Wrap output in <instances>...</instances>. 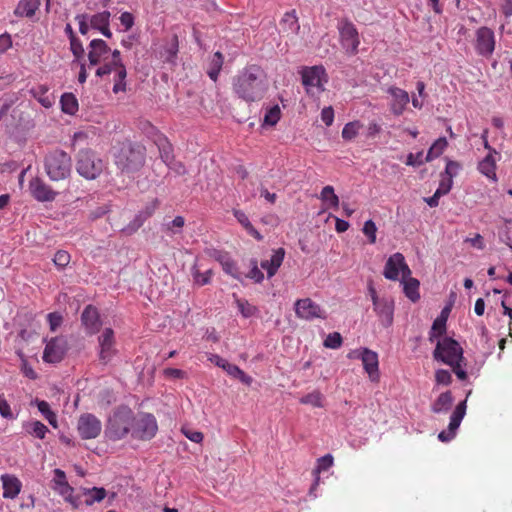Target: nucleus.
I'll return each mask as SVG.
<instances>
[{
    "mask_svg": "<svg viewBox=\"0 0 512 512\" xmlns=\"http://www.w3.org/2000/svg\"><path fill=\"white\" fill-rule=\"evenodd\" d=\"M269 83L264 70L257 65H250L241 70L233 79V91L238 98L247 103L264 98Z\"/></svg>",
    "mask_w": 512,
    "mask_h": 512,
    "instance_id": "1",
    "label": "nucleus"
},
{
    "mask_svg": "<svg viewBox=\"0 0 512 512\" xmlns=\"http://www.w3.org/2000/svg\"><path fill=\"white\" fill-rule=\"evenodd\" d=\"M77 173L86 180L97 179L106 169V162L90 148L80 149L75 156Z\"/></svg>",
    "mask_w": 512,
    "mask_h": 512,
    "instance_id": "2",
    "label": "nucleus"
},
{
    "mask_svg": "<svg viewBox=\"0 0 512 512\" xmlns=\"http://www.w3.org/2000/svg\"><path fill=\"white\" fill-rule=\"evenodd\" d=\"M44 167L50 180L60 181L70 177L72 160L68 153L56 149L46 155Z\"/></svg>",
    "mask_w": 512,
    "mask_h": 512,
    "instance_id": "3",
    "label": "nucleus"
},
{
    "mask_svg": "<svg viewBox=\"0 0 512 512\" xmlns=\"http://www.w3.org/2000/svg\"><path fill=\"white\" fill-rule=\"evenodd\" d=\"M144 163V148L141 146H133L131 143H123L115 155V164L122 172H136Z\"/></svg>",
    "mask_w": 512,
    "mask_h": 512,
    "instance_id": "4",
    "label": "nucleus"
},
{
    "mask_svg": "<svg viewBox=\"0 0 512 512\" xmlns=\"http://www.w3.org/2000/svg\"><path fill=\"white\" fill-rule=\"evenodd\" d=\"M134 414L127 407L118 408L110 417L106 435L111 440H120L132 431Z\"/></svg>",
    "mask_w": 512,
    "mask_h": 512,
    "instance_id": "5",
    "label": "nucleus"
},
{
    "mask_svg": "<svg viewBox=\"0 0 512 512\" xmlns=\"http://www.w3.org/2000/svg\"><path fill=\"white\" fill-rule=\"evenodd\" d=\"M433 357L449 366L464 360L462 347L456 340L449 337L437 341Z\"/></svg>",
    "mask_w": 512,
    "mask_h": 512,
    "instance_id": "6",
    "label": "nucleus"
},
{
    "mask_svg": "<svg viewBox=\"0 0 512 512\" xmlns=\"http://www.w3.org/2000/svg\"><path fill=\"white\" fill-rule=\"evenodd\" d=\"M302 84L306 93L314 96L325 90L328 77L323 66L304 67L301 71Z\"/></svg>",
    "mask_w": 512,
    "mask_h": 512,
    "instance_id": "7",
    "label": "nucleus"
},
{
    "mask_svg": "<svg viewBox=\"0 0 512 512\" xmlns=\"http://www.w3.org/2000/svg\"><path fill=\"white\" fill-rule=\"evenodd\" d=\"M101 66L96 70V75L99 77H103L114 73V86L113 92L119 93L124 92L126 90V77L127 71L126 67L122 62H115L111 59H107L105 61H101Z\"/></svg>",
    "mask_w": 512,
    "mask_h": 512,
    "instance_id": "8",
    "label": "nucleus"
},
{
    "mask_svg": "<svg viewBox=\"0 0 512 512\" xmlns=\"http://www.w3.org/2000/svg\"><path fill=\"white\" fill-rule=\"evenodd\" d=\"M158 430L156 418L150 413L139 414L134 417L132 426V436L139 440L152 439Z\"/></svg>",
    "mask_w": 512,
    "mask_h": 512,
    "instance_id": "9",
    "label": "nucleus"
},
{
    "mask_svg": "<svg viewBox=\"0 0 512 512\" xmlns=\"http://www.w3.org/2000/svg\"><path fill=\"white\" fill-rule=\"evenodd\" d=\"M117 354L115 333L112 328H105L98 336V358L106 365Z\"/></svg>",
    "mask_w": 512,
    "mask_h": 512,
    "instance_id": "10",
    "label": "nucleus"
},
{
    "mask_svg": "<svg viewBox=\"0 0 512 512\" xmlns=\"http://www.w3.org/2000/svg\"><path fill=\"white\" fill-rule=\"evenodd\" d=\"M400 272L402 277L411 275V270L407 265L403 254L397 252L391 255L386 261L383 275L386 279L396 281L399 279Z\"/></svg>",
    "mask_w": 512,
    "mask_h": 512,
    "instance_id": "11",
    "label": "nucleus"
},
{
    "mask_svg": "<svg viewBox=\"0 0 512 512\" xmlns=\"http://www.w3.org/2000/svg\"><path fill=\"white\" fill-rule=\"evenodd\" d=\"M77 431L84 440L95 439L102 431V423L94 414L84 413L78 419Z\"/></svg>",
    "mask_w": 512,
    "mask_h": 512,
    "instance_id": "12",
    "label": "nucleus"
},
{
    "mask_svg": "<svg viewBox=\"0 0 512 512\" xmlns=\"http://www.w3.org/2000/svg\"><path fill=\"white\" fill-rule=\"evenodd\" d=\"M338 30L342 46L352 54L357 53L360 40L355 25L351 21L345 19L339 23Z\"/></svg>",
    "mask_w": 512,
    "mask_h": 512,
    "instance_id": "13",
    "label": "nucleus"
},
{
    "mask_svg": "<svg viewBox=\"0 0 512 512\" xmlns=\"http://www.w3.org/2000/svg\"><path fill=\"white\" fill-rule=\"evenodd\" d=\"M295 313L299 318L305 320L314 318L324 319L326 317L321 307L310 298L297 300L295 303Z\"/></svg>",
    "mask_w": 512,
    "mask_h": 512,
    "instance_id": "14",
    "label": "nucleus"
},
{
    "mask_svg": "<svg viewBox=\"0 0 512 512\" xmlns=\"http://www.w3.org/2000/svg\"><path fill=\"white\" fill-rule=\"evenodd\" d=\"M466 413V400L460 402L454 409L450 422L448 425V431H441L438 435V439L442 442H448L454 438L457 429L459 428L462 419Z\"/></svg>",
    "mask_w": 512,
    "mask_h": 512,
    "instance_id": "15",
    "label": "nucleus"
},
{
    "mask_svg": "<svg viewBox=\"0 0 512 512\" xmlns=\"http://www.w3.org/2000/svg\"><path fill=\"white\" fill-rule=\"evenodd\" d=\"M67 350V343L63 338H52L44 349L43 360L48 363L60 362Z\"/></svg>",
    "mask_w": 512,
    "mask_h": 512,
    "instance_id": "16",
    "label": "nucleus"
},
{
    "mask_svg": "<svg viewBox=\"0 0 512 512\" xmlns=\"http://www.w3.org/2000/svg\"><path fill=\"white\" fill-rule=\"evenodd\" d=\"M495 49L494 32L488 27H481L476 32V50L482 56H490Z\"/></svg>",
    "mask_w": 512,
    "mask_h": 512,
    "instance_id": "17",
    "label": "nucleus"
},
{
    "mask_svg": "<svg viewBox=\"0 0 512 512\" xmlns=\"http://www.w3.org/2000/svg\"><path fill=\"white\" fill-rule=\"evenodd\" d=\"M387 92L391 97L390 111L395 116L402 115L410 101L408 92L395 86L389 87Z\"/></svg>",
    "mask_w": 512,
    "mask_h": 512,
    "instance_id": "18",
    "label": "nucleus"
},
{
    "mask_svg": "<svg viewBox=\"0 0 512 512\" xmlns=\"http://www.w3.org/2000/svg\"><path fill=\"white\" fill-rule=\"evenodd\" d=\"M53 483V489L63 496L67 502L77 507L76 501L73 498L74 489L67 482L66 474L63 470L58 468L54 470Z\"/></svg>",
    "mask_w": 512,
    "mask_h": 512,
    "instance_id": "19",
    "label": "nucleus"
},
{
    "mask_svg": "<svg viewBox=\"0 0 512 512\" xmlns=\"http://www.w3.org/2000/svg\"><path fill=\"white\" fill-rule=\"evenodd\" d=\"M373 307L384 326L392 325L394 315V301L392 298L382 297L373 303Z\"/></svg>",
    "mask_w": 512,
    "mask_h": 512,
    "instance_id": "20",
    "label": "nucleus"
},
{
    "mask_svg": "<svg viewBox=\"0 0 512 512\" xmlns=\"http://www.w3.org/2000/svg\"><path fill=\"white\" fill-rule=\"evenodd\" d=\"M29 189L32 196L40 202L53 201L57 195L42 179L36 177L29 183Z\"/></svg>",
    "mask_w": 512,
    "mask_h": 512,
    "instance_id": "21",
    "label": "nucleus"
},
{
    "mask_svg": "<svg viewBox=\"0 0 512 512\" xmlns=\"http://www.w3.org/2000/svg\"><path fill=\"white\" fill-rule=\"evenodd\" d=\"M363 368L373 382L379 381V360L378 354L368 348H362L361 358Z\"/></svg>",
    "mask_w": 512,
    "mask_h": 512,
    "instance_id": "22",
    "label": "nucleus"
},
{
    "mask_svg": "<svg viewBox=\"0 0 512 512\" xmlns=\"http://www.w3.org/2000/svg\"><path fill=\"white\" fill-rule=\"evenodd\" d=\"M110 48L102 39H93L89 44L88 59L90 65H97L109 58Z\"/></svg>",
    "mask_w": 512,
    "mask_h": 512,
    "instance_id": "23",
    "label": "nucleus"
},
{
    "mask_svg": "<svg viewBox=\"0 0 512 512\" xmlns=\"http://www.w3.org/2000/svg\"><path fill=\"white\" fill-rule=\"evenodd\" d=\"M157 207L158 200H152L149 204L146 205V207L142 211H140L135 216L133 221H131L129 225L123 229V231H125L127 234H132L136 232L144 224V222L154 214Z\"/></svg>",
    "mask_w": 512,
    "mask_h": 512,
    "instance_id": "24",
    "label": "nucleus"
},
{
    "mask_svg": "<svg viewBox=\"0 0 512 512\" xmlns=\"http://www.w3.org/2000/svg\"><path fill=\"white\" fill-rule=\"evenodd\" d=\"M81 320L89 334H95L101 326L100 316L97 308L88 305L82 312Z\"/></svg>",
    "mask_w": 512,
    "mask_h": 512,
    "instance_id": "25",
    "label": "nucleus"
},
{
    "mask_svg": "<svg viewBox=\"0 0 512 512\" xmlns=\"http://www.w3.org/2000/svg\"><path fill=\"white\" fill-rule=\"evenodd\" d=\"M285 257V250L284 248H278L274 251L273 255L271 256L270 260H263L261 262V267L266 270L267 276L273 277L280 266L283 263Z\"/></svg>",
    "mask_w": 512,
    "mask_h": 512,
    "instance_id": "26",
    "label": "nucleus"
},
{
    "mask_svg": "<svg viewBox=\"0 0 512 512\" xmlns=\"http://www.w3.org/2000/svg\"><path fill=\"white\" fill-rule=\"evenodd\" d=\"M496 158L492 153H488L479 163L478 171L493 182L498 181L496 174Z\"/></svg>",
    "mask_w": 512,
    "mask_h": 512,
    "instance_id": "27",
    "label": "nucleus"
},
{
    "mask_svg": "<svg viewBox=\"0 0 512 512\" xmlns=\"http://www.w3.org/2000/svg\"><path fill=\"white\" fill-rule=\"evenodd\" d=\"M2 486H3V497L4 498H15L21 490V482L20 480L9 474H4L1 476Z\"/></svg>",
    "mask_w": 512,
    "mask_h": 512,
    "instance_id": "28",
    "label": "nucleus"
},
{
    "mask_svg": "<svg viewBox=\"0 0 512 512\" xmlns=\"http://www.w3.org/2000/svg\"><path fill=\"white\" fill-rule=\"evenodd\" d=\"M280 27L282 32L287 36L296 35L299 32L300 25L295 10L284 13L280 20Z\"/></svg>",
    "mask_w": 512,
    "mask_h": 512,
    "instance_id": "29",
    "label": "nucleus"
},
{
    "mask_svg": "<svg viewBox=\"0 0 512 512\" xmlns=\"http://www.w3.org/2000/svg\"><path fill=\"white\" fill-rule=\"evenodd\" d=\"M110 12L103 11L90 18L92 28L99 30L105 37L111 38L112 32L109 29Z\"/></svg>",
    "mask_w": 512,
    "mask_h": 512,
    "instance_id": "30",
    "label": "nucleus"
},
{
    "mask_svg": "<svg viewBox=\"0 0 512 512\" xmlns=\"http://www.w3.org/2000/svg\"><path fill=\"white\" fill-rule=\"evenodd\" d=\"M233 215L239 222V224L246 230V232L255 238L257 241H262L263 236L259 233V231L252 225L247 214L239 209H233Z\"/></svg>",
    "mask_w": 512,
    "mask_h": 512,
    "instance_id": "31",
    "label": "nucleus"
},
{
    "mask_svg": "<svg viewBox=\"0 0 512 512\" xmlns=\"http://www.w3.org/2000/svg\"><path fill=\"white\" fill-rule=\"evenodd\" d=\"M403 292L407 298L412 302H417L420 299L419 286L420 282L410 276L402 277Z\"/></svg>",
    "mask_w": 512,
    "mask_h": 512,
    "instance_id": "32",
    "label": "nucleus"
},
{
    "mask_svg": "<svg viewBox=\"0 0 512 512\" xmlns=\"http://www.w3.org/2000/svg\"><path fill=\"white\" fill-rule=\"evenodd\" d=\"M48 87L43 84H39L31 88V95L37 99V101L45 108H50L54 104V97L48 93Z\"/></svg>",
    "mask_w": 512,
    "mask_h": 512,
    "instance_id": "33",
    "label": "nucleus"
},
{
    "mask_svg": "<svg viewBox=\"0 0 512 512\" xmlns=\"http://www.w3.org/2000/svg\"><path fill=\"white\" fill-rule=\"evenodd\" d=\"M224 63V57L221 52L217 51L212 56L209 66L207 69V74L211 80L214 82L217 81L220 71L222 70V66Z\"/></svg>",
    "mask_w": 512,
    "mask_h": 512,
    "instance_id": "34",
    "label": "nucleus"
},
{
    "mask_svg": "<svg viewBox=\"0 0 512 512\" xmlns=\"http://www.w3.org/2000/svg\"><path fill=\"white\" fill-rule=\"evenodd\" d=\"M40 6V0H20L15 13L20 16L32 17Z\"/></svg>",
    "mask_w": 512,
    "mask_h": 512,
    "instance_id": "35",
    "label": "nucleus"
},
{
    "mask_svg": "<svg viewBox=\"0 0 512 512\" xmlns=\"http://www.w3.org/2000/svg\"><path fill=\"white\" fill-rule=\"evenodd\" d=\"M452 402V393L450 391H446L438 396V398L432 404L431 409L434 413L446 412L450 409Z\"/></svg>",
    "mask_w": 512,
    "mask_h": 512,
    "instance_id": "36",
    "label": "nucleus"
},
{
    "mask_svg": "<svg viewBox=\"0 0 512 512\" xmlns=\"http://www.w3.org/2000/svg\"><path fill=\"white\" fill-rule=\"evenodd\" d=\"M60 104L65 114L75 115L78 111V100L73 93H64L61 96Z\"/></svg>",
    "mask_w": 512,
    "mask_h": 512,
    "instance_id": "37",
    "label": "nucleus"
},
{
    "mask_svg": "<svg viewBox=\"0 0 512 512\" xmlns=\"http://www.w3.org/2000/svg\"><path fill=\"white\" fill-rule=\"evenodd\" d=\"M24 429L29 435L38 439H44L49 432L48 427L38 420L24 424Z\"/></svg>",
    "mask_w": 512,
    "mask_h": 512,
    "instance_id": "38",
    "label": "nucleus"
},
{
    "mask_svg": "<svg viewBox=\"0 0 512 512\" xmlns=\"http://www.w3.org/2000/svg\"><path fill=\"white\" fill-rule=\"evenodd\" d=\"M448 142L445 137L438 138L432 146L429 148L428 153L425 157L426 162H430L436 158H438L444 150L447 148Z\"/></svg>",
    "mask_w": 512,
    "mask_h": 512,
    "instance_id": "39",
    "label": "nucleus"
},
{
    "mask_svg": "<svg viewBox=\"0 0 512 512\" xmlns=\"http://www.w3.org/2000/svg\"><path fill=\"white\" fill-rule=\"evenodd\" d=\"M320 198L326 204L327 208L338 209L339 198L335 194L334 188L332 186H325L321 191Z\"/></svg>",
    "mask_w": 512,
    "mask_h": 512,
    "instance_id": "40",
    "label": "nucleus"
},
{
    "mask_svg": "<svg viewBox=\"0 0 512 512\" xmlns=\"http://www.w3.org/2000/svg\"><path fill=\"white\" fill-rule=\"evenodd\" d=\"M84 495L87 496L85 499V503L87 505H92L95 502H101L107 495V492L104 488L93 487V488H85Z\"/></svg>",
    "mask_w": 512,
    "mask_h": 512,
    "instance_id": "41",
    "label": "nucleus"
},
{
    "mask_svg": "<svg viewBox=\"0 0 512 512\" xmlns=\"http://www.w3.org/2000/svg\"><path fill=\"white\" fill-rule=\"evenodd\" d=\"M300 403L322 408L324 406V395L319 390H314L300 398Z\"/></svg>",
    "mask_w": 512,
    "mask_h": 512,
    "instance_id": "42",
    "label": "nucleus"
},
{
    "mask_svg": "<svg viewBox=\"0 0 512 512\" xmlns=\"http://www.w3.org/2000/svg\"><path fill=\"white\" fill-rule=\"evenodd\" d=\"M362 128L363 124L358 120L348 122L342 129V138L346 141H351L358 135Z\"/></svg>",
    "mask_w": 512,
    "mask_h": 512,
    "instance_id": "43",
    "label": "nucleus"
},
{
    "mask_svg": "<svg viewBox=\"0 0 512 512\" xmlns=\"http://www.w3.org/2000/svg\"><path fill=\"white\" fill-rule=\"evenodd\" d=\"M446 332V317H438L434 320L431 330L429 332V341L434 342V339L442 336Z\"/></svg>",
    "mask_w": 512,
    "mask_h": 512,
    "instance_id": "44",
    "label": "nucleus"
},
{
    "mask_svg": "<svg viewBox=\"0 0 512 512\" xmlns=\"http://www.w3.org/2000/svg\"><path fill=\"white\" fill-rule=\"evenodd\" d=\"M220 263L225 273L231 275L233 278L237 280H240L239 270L234 260H232L229 257H223L221 258Z\"/></svg>",
    "mask_w": 512,
    "mask_h": 512,
    "instance_id": "45",
    "label": "nucleus"
},
{
    "mask_svg": "<svg viewBox=\"0 0 512 512\" xmlns=\"http://www.w3.org/2000/svg\"><path fill=\"white\" fill-rule=\"evenodd\" d=\"M281 117V110L278 105L270 107L264 115V124L274 126L278 123Z\"/></svg>",
    "mask_w": 512,
    "mask_h": 512,
    "instance_id": "46",
    "label": "nucleus"
},
{
    "mask_svg": "<svg viewBox=\"0 0 512 512\" xmlns=\"http://www.w3.org/2000/svg\"><path fill=\"white\" fill-rule=\"evenodd\" d=\"M236 305L243 317L249 318L257 312V308L245 299L236 298Z\"/></svg>",
    "mask_w": 512,
    "mask_h": 512,
    "instance_id": "47",
    "label": "nucleus"
},
{
    "mask_svg": "<svg viewBox=\"0 0 512 512\" xmlns=\"http://www.w3.org/2000/svg\"><path fill=\"white\" fill-rule=\"evenodd\" d=\"M71 256L67 251L58 250L53 258V263L59 269H64L70 263Z\"/></svg>",
    "mask_w": 512,
    "mask_h": 512,
    "instance_id": "48",
    "label": "nucleus"
},
{
    "mask_svg": "<svg viewBox=\"0 0 512 512\" xmlns=\"http://www.w3.org/2000/svg\"><path fill=\"white\" fill-rule=\"evenodd\" d=\"M342 342L343 339L341 334L338 332H333L327 335L323 344L326 348L338 349L339 347H341Z\"/></svg>",
    "mask_w": 512,
    "mask_h": 512,
    "instance_id": "49",
    "label": "nucleus"
},
{
    "mask_svg": "<svg viewBox=\"0 0 512 512\" xmlns=\"http://www.w3.org/2000/svg\"><path fill=\"white\" fill-rule=\"evenodd\" d=\"M362 231L364 235L368 238L370 244H374L376 242L377 227L373 220H367L364 223Z\"/></svg>",
    "mask_w": 512,
    "mask_h": 512,
    "instance_id": "50",
    "label": "nucleus"
},
{
    "mask_svg": "<svg viewBox=\"0 0 512 512\" xmlns=\"http://www.w3.org/2000/svg\"><path fill=\"white\" fill-rule=\"evenodd\" d=\"M70 49L76 60L83 59L85 51L79 38L75 37L70 40Z\"/></svg>",
    "mask_w": 512,
    "mask_h": 512,
    "instance_id": "51",
    "label": "nucleus"
},
{
    "mask_svg": "<svg viewBox=\"0 0 512 512\" xmlns=\"http://www.w3.org/2000/svg\"><path fill=\"white\" fill-rule=\"evenodd\" d=\"M185 225V219L182 216H176L171 222L165 225L166 230L172 234L180 233Z\"/></svg>",
    "mask_w": 512,
    "mask_h": 512,
    "instance_id": "52",
    "label": "nucleus"
},
{
    "mask_svg": "<svg viewBox=\"0 0 512 512\" xmlns=\"http://www.w3.org/2000/svg\"><path fill=\"white\" fill-rule=\"evenodd\" d=\"M334 462L333 456L331 454H326L323 457L319 458L317 461V468L315 470L316 473H320L321 471H326L330 467H332Z\"/></svg>",
    "mask_w": 512,
    "mask_h": 512,
    "instance_id": "53",
    "label": "nucleus"
},
{
    "mask_svg": "<svg viewBox=\"0 0 512 512\" xmlns=\"http://www.w3.org/2000/svg\"><path fill=\"white\" fill-rule=\"evenodd\" d=\"M251 265H252V267H251L249 273L246 275V277L254 280L256 283L262 282L263 279H264V274L258 268L257 261L256 260H252L251 261Z\"/></svg>",
    "mask_w": 512,
    "mask_h": 512,
    "instance_id": "54",
    "label": "nucleus"
},
{
    "mask_svg": "<svg viewBox=\"0 0 512 512\" xmlns=\"http://www.w3.org/2000/svg\"><path fill=\"white\" fill-rule=\"evenodd\" d=\"M425 162H426L425 158H423V151H420L416 154L409 153L407 155L406 165H408V166L418 167V166H421Z\"/></svg>",
    "mask_w": 512,
    "mask_h": 512,
    "instance_id": "55",
    "label": "nucleus"
},
{
    "mask_svg": "<svg viewBox=\"0 0 512 512\" xmlns=\"http://www.w3.org/2000/svg\"><path fill=\"white\" fill-rule=\"evenodd\" d=\"M460 169V164L453 160H448L446 163L444 175L446 178H451L453 180V177H455L458 174V171Z\"/></svg>",
    "mask_w": 512,
    "mask_h": 512,
    "instance_id": "56",
    "label": "nucleus"
},
{
    "mask_svg": "<svg viewBox=\"0 0 512 512\" xmlns=\"http://www.w3.org/2000/svg\"><path fill=\"white\" fill-rule=\"evenodd\" d=\"M0 415L5 419H13V413L3 394H0Z\"/></svg>",
    "mask_w": 512,
    "mask_h": 512,
    "instance_id": "57",
    "label": "nucleus"
},
{
    "mask_svg": "<svg viewBox=\"0 0 512 512\" xmlns=\"http://www.w3.org/2000/svg\"><path fill=\"white\" fill-rule=\"evenodd\" d=\"M435 380L438 384L449 385L452 381V376L448 370L439 369L435 373Z\"/></svg>",
    "mask_w": 512,
    "mask_h": 512,
    "instance_id": "58",
    "label": "nucleus"
},
{
    "mask_svg": "<svg viewBox=\"0 0 512 512\" xmlns=\"http://www.w3.org/2000/svg\"><path fill=\"white\" fill-rule=\"evenodd\" d=\"M452 185L453 180L451 178L443 177L439 183V187L435 192L442 197L450 192Z\"/></svg>",
    "mask_w": 512,
    "mask_h": 512,
    "instance_id": "59",
    "label": "nucleus"
},
{
    "mask_svg": "<svg viewBox=\"0 0 512 512\" xmlns=\"http://www.w3.org/2000/svg\"><path fill=\"white\" fill-rule=\"evenodd\" d=\"M211 277H212V270H207L205 272L196 271L194 273V279H195L196 283H198L199 285H205V284L209 283Z\"/></svg>",
    "mask_w": 512,
    "mask_h": 512,
    "instance_id": "60",
    "label": "nucleus"
},
{
    "mask_svg": "<svg viewBox=\"0 0 512 512\" xmlns=\"http://www.w3.org/2000/svg\"><path fill=\"white\" fill-rule=\"evenodd\" d=\"M321 120L325 123L326 126H331L334 121V110L331 106L325 107L321 111Z\"/></svg>",
    "mask_w": 512,
    "mask_h": 512,
    "instance_id": "61",
    "label": "nucleus"
},
{
    "mask_svg": "<svg viewBox=\"0 0 512 512\" xmlns=\"http://www.w3.org/2000/svg\"><path fill=\"white\" fill-rule=\"evenodd\" d=\"M21 371L24 374V376L29 379L34 380L37 378V373L34 371L32 366L28 363L26 359H22Z\"/></svg>",
    "mask_w": 512,
    "mask_h": 512,
    "instance_id": "62",
    "label": "nucleus"
},
{
    "mask_svg": "<svg viewBox=\"0 0 512 512\" xmlns=\"http://www.w3.org/2000/svg\"><path fill=\"white\" fill-rule=\"evenodd\" d=\"M120 23L122 26H124L125 30H129L134 25V17L130 12H123L120 15Z\"/></svg>",
    "mask_w": 512,
    "mask_h": 512,
    "instance_id": "63",
    "label": "nucleus"
},
{
    "mask_svg": "<svg viewBox=\"0 0 512 512\" xmlns=\"http://www.w3.org/2000/svg\"><path fill=\"white\" fill-rule=\"evenodd\" d=\"M47 318L52 331H56V329L62 324L63 318L58 313H49Z\"/></svg>",
    "mask_w": 512,
    "mask_h": 512,
    "instance_id": "64",
    "label": "nucleus"
}]
</instances>
